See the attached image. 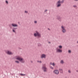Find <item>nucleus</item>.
I'll return each mask as SVG.
<instances>
[{
  "instance_id": "f257e3e1",
  "label": "nucleus",
  "mask_w": 78,
  "mask_h": 78,
  "mask_svg": "<svg viewBox=\"0 0 78 78\" xmlns=\"http://www.w3.org/2000/svg\"><path fill=\"white\" fill-rule=\"evenodd\" d=\"M16 59L18 60L21 63H25V60L23 58L20 57L19 56L17 58H16Z\"/></svg>"
},
{
  "instance_id": "f03ea898",
  "label": "nucleus",
  "mask_w": 78,
  "mask_h": 78,
  "mask_svg": "<svg viewBox=\"0 0 78 78\" xmlns=\"http://www.w3.org/2000/svg\"><path fill=\"white\" fill-rule=\"evenodd\" d=\"M64 0H62L61 1L60 0H59L57 2V8H59V7H60L61 6V3H64Z\"/></svg>"
},
{
  "instance_id": "7ed1b4c3",
  "label": "nucleus",
  "mask_w": 78,
  "mask_h": 78,
  "mask_svg": "<svg viewBox=\"0 0 78 78\" xmlns=\"http://www.w3.org/2000/svg\"><path fill=\"white\" fill-rule=\"evenodd\" d=\"M62 29V32L63 33H66L67 31L65 29V28L64 26H62L61 27Z\"/></svg>"
},
{
  "instance_id": "20e7f679",
  "label": "nucleus",
  "mask_w": 78,
  "mask_h": 78,
  "mask_svg": "<svg viewBox=\"0 0 78 78\" xmlns=\"http://www.w3.org/2000/svg\"><path fill=\"white\" fill-rule=\"evenodd\" d=\"M42 69L43 70L44 72H47V68L46 67L44 66H43L42 68Z\"/></svg>"
},
{
  "instance_id": "39448f33",
  "label": "nucleus",
  "mask_w": 78,
  "mask_h": 78,
  "mask_svg": "<svg viewBox=\"0 0 78 78\" xmlns=\"http://www.w3.org/2000/svg\"><path fill=\"white\" fill-rule=\"evenodd\" d=\"M56 53H61L62 52V50L61 49H56Z\"/></svg>"
},
{
  "instance_id": "423d86ee",
  "label": "nucleus",
  "mask_w": 78,
  "mask_h": 78,
  "mask_svg": "<svg viewBox=\"0 0 78 78\" xmlns=\"http://www.w3.org/2000/svg\"><path fill=\"white\" fill-rule=\"evenodd\" d=\"M6 53L9 55H13V53L11 52V51H7L6 52Z\"/></svg>"
},
{
  "instance_id": "0eeeda50",
  "label": "nucleus",
  "mask_w": 78,
  "mask_h": 78,
  "mask_svg": "<svg viewBox=\"0 0 78 78\" xmlns=\"http://www.w3.org/2000/svg\"><path fill=\"white\" fill-rule=\"evenodd\" d=\"M53 73L55 74H56V75H58L59 74V71L57 69L53 71Z\"/></svg>"
},
{
  "instance_id": "6e6552de",
  "label": "nucleus",
  "mask_w": 78,
  "mask_h": 78,
  "mask_svg": "<svg viewBox=\"0 0 78 78\" xmlns=\"http://www.w3.org/2000/svg\"><path fill=\"white\" fill-rule=\"evenodd\" d=\"M46 58V55L45 54H43L41 56V58L42 59L43 58Z\"/></svg>"
},
{
  "instance_id": "1a4fd4ad",
  "label": "nucleus",
  "mask_w": 78,
  "mask_h": 78,
  "mask_svg": "<svg viewBox=\"0 0 78 78\" xmlns=\"http://www.w3.org/2000/svg\"><path fill=\"white\" fill-rule=\"evenodd\" d=\"M16 30H17V28H15V27H13L12 29V31L13 33H16Z\"/></svg>"
},
{
  "instance_id": "9d476101",
  "label": "nucleus",
  "mask_w": 78,
  "mask_h": 78,
  "mask_svg": "<svg viewBox=\"0 0 78 78\" xmlns=\"http://www.w3.org/2000/svg\"><path fill=\"white\" fill-rule=\"evenodd\" d=\"M11 25L13 27H18V25L16 24L12 23Z\"/></svg>"
},
{
  "instance_id": "9b49d317",
  "label": "nucleus",
  "mask_w": 78,
  "mask_h": 78,
  "mask_svg": "<svg viewBox=\"0 0 78 78\" xmlns=\"http://www.w3.org/2000/svg\"><path fill=\"white\" fill-rule=\"evenodd\" d=\"M57 19H58V20H59V21H61V19H62V17H60V16H57Z\"/></svg>"
},
{
  "instance_id": "f8f14e48",
  "label": "nucleus",
  "mask_w": 78,
  "mask_h": 78,
  "mask_svg": "<svg viewBox=\"0 0 78 78\" xmlns=\"http://www.w3.org/2000/svg\"><path fill=\"white\" fill-rule=\"evenodd\" d=\"M37 36L39 38L41 37V34L39 33L38 32L37 34Z\"/></svg>"
},
{
  "instance_id": "ddd939ff",
  "label": "nucleus",
  "mask_w": 78,
  "mask_h": 78,
  "mask_svg": "<svg viewBox=\"0 0 78 78\" xmlns=\"http://www.w3.org/2000/svg\"><path fill=\"white\" fill-rule=\"evenodd\" d=\"M36 33H35L34 34V35L35 36V37H37V33L38 32H37V31H36Z\"/></svg>"
},
{
  "instance_id": "4468645a",
  "label": "nucleus",
  "mask_w": 78,
  "mask_h": 78,
  "mask_svg": "<svg viewBox=\"0 0 78 78\" xmlns=\"http://www.w3.org/2000/svg\"><path fill=\"white\" fill-rule=\"evenodd\" d=\"M59 71H60V73H63L62 69H59Z\"/></svg>"
},
{
  "instance_id": "2eb2a0df",
  "label": "nucleus",
  "mask_w": 78,
  "mask_h": 78,
  "mask_svg": "<svg viewBox=\"0 0 78 78\" xmlns=\"http://www.w3.org/2000/svg\"><path fill=\"white\" fill-rule=\"evenodd\" d=\"M50 64L51 65H52L53 66H55V63H52V62H51L50 63Z\"/></svg>"
},
{
  "instance_id": "dca6fc26",
  "label": "nucleus",
  "mask_w": 78,
  "mask_h": 78,
  "mask_svg": "<svg viewBox=\"0 0 78 78\" xmlns=\"http://www.w3.org/2000/svg\"><path fill=\"white\" fill-rule=\"evenodd\" d=\"M58 47L59 48V49H61V48H62V46L60 45Z\"/></svg>"
},
{
  "instance_id": "f3484780",
  "label": "nucleus",
  "mask_w": 78,
  "mask_h": 78,
  "mask_svg": "<svg viewBox=\"0 0 78 78\" xmlns=\"http://www.w3.org/2000/svg\"><path fill=\"white\" fill-rule=\"evenodd\" d=\"M20 74L21 76H24V75H26V74H23L22 73H20Z\"/></svg>"
},
{
  "instance_id": "a211bd4d",
  "label": "nucleus",
  "mask_w": 78,
  "mask_h": 78,
  "mask_svg": "<svg viewBox=\"0 0 78 78\" xmlns=\"http://www.w3.org/2000/svg\"><path fill=\"white\" fill-rule=\"evenodd\" d=\"M60 62L61 63V64H63L64 63V61H63V60H61Z\"/></svg>"
},
{
  "instance_id": "6ab92c4d",
  "label": "nucleus",
  "mask_w": 78,
  "mask_h": 78,
  "mask_svg": "<svg viewBox=\"0 0 78 78\" xmlns=\"http://www.w3.org/2000/svg\"><path fill=\"white\" fill-rule=\"evenodd\" d=\"M15 62H16V63H17V64H19V61H15Z\"/></svg>"
},
{
  "instance_id": "aec40b11",
  "label": "nucleus",
  "mask_w": 78,
  "mask_h": 78,
  "mask_svg": "<svg viewBox=\"0 0 78 78\" xmlns=\"http://www.w3.org/2000/svg\"><path fill=\"white\" fill-rule=\"evenodd\" d=\"M38 46H41V44L40 43H38Z\"/></svg>"
},
{
  "instance_id": "412c9836",
  "label": "nucleus",
  "mask_w": 78,
  "mask_h": 78,
  "mask_svg": "<svg viewBox=\"0 0 78 78\" xmlns=\"http://www.w3.org/2000/svg\"><path fill=\"white\" fill-rule=\"evenodd\" d=\"M50 68L51 69H54V68H53V67H52L51 66L50 67Z\"/></svg>"
},
{
  "instance_id": "4be33fe9",
  "label": "nucleus",
  "mask_w": 78,
  "mask_h": 78,
  "mask_svg": "<svg viewBox=\"0 0 78 78\" xmlns=\"http://www.w3.org/2000/svg\"><path fill=\"white\" fill-rule=\"evenodd\" d=\"M5 3H6V4H8V1L7 0H6L5 1Z\"/></svg>"
},
{
  "instance_id": "5701e85b",
  "label": "nucleus",
  "mask_w": 78,
  "mask_h": 78,
  "mask_svg": "<svg viewBox=\"0 0 78 78\" xmlns=\"http://www.w3.org/2000/svg\"><path fill=\"white\" fill-rule=\"evenodd\" d=\"M68 52L69 53H71V50H69L68 51Z\"/></svg>"
},
{
  "instance_id": "b1692460",
  "label": "nucleus",
  "mask_w": 78,
  "mask_h": 78,
  "mask_svg": "<svg viewBox=\"0 0 78 78\" xmlns=\"http://www.w3.org/2000/svg\"><path fill=\"white\" fill-rule=\"evenodd\" d=\"M25 13H28V11H25Z\"/></svg>"
},
{
  "instance_id": "393cba45",
  "label": "nucleus",
  "mask_w": 78,
  "mask_h": 78,
  "mask_svg": "<svg viewBox=\"0 0 78 78\" xmlns=\"http://www.w3.org/2000/svg\"><path fill=\"white\" fill-rule=\"evenodd\" d=\"M34 23H37V21H34Z\"/></svg>"
},
{
  "instance_id": "a878e982",
  "label": "nucleus",
  "mask_w": 78,
  "mask_h": 78,
  "mask_svg": "<svg viewBox=\"0 0 78 78\" xmlns=\"http://www.w3.org/2000/svg\"><path fill=\"white\" fill-rule=\"evenodd\" d=\"M68 72H69L70 73H71V71H70V70H69Z\"/></svg>"
},
{
  "instance_id": "bb28decb",
  "label": "nucleus",
  "mask_w": 78,
  "mask_h": 78,
  "mask_svg": "<svg viewBox=\"0 0 78 78\" xmlns=\"http://www.w3.org/2000/svg\"><path fill=\"white\" fill-rule=\"evenodd\" d=\"M47 11H48V10H45L44 11V12H47Z\"/></svg>"
},
{
  "instance_id": "cd10ccee",
  "label": "nucleus",
  "mask_w": 78,
  "mask_h": 78,
  "mask_svg": "<svg viewBox=\"0 0 78 78\" xmlns=\"http://www.w3.org/2000/svg\"><path fill=\"white\" fill-rule=\"evenodd\" d=\"M73 6L74 8H76V5H73Z\"/></svg>"
},
{
  "instance_id": "c85d7f7f",
  "label": "nucleus",
  "mask_w": 78,
  "mask_h": 78,
  "mask_svg": "<svg viewBox=\"0 0 78 78\" xmlns=\"http://www.w3.org/2000/svg\"><path fill=\"white\" fill-rule=\"evenodd\" d=\"M48 30H49V31H50V29H49V28H48Z\"/></svg>"
},
{
  "instance_id": "c756f323",
  "label": "nucleus",
  "mask_w": 78,
  "mask_h": 78,
  "mask_svg": "<svg viewBox=\"0 0 78 78\" xmlns=\"http://www.w3.org/2000/svg\"><path fill=\"white\" fill-rule=\"evenodd\" d=\"M48 43H49V44H51V42H50V41H48Z\"/></svg>"
},
{
  "instance_id": "7c9ffc66",
  "label": "nucleus",
  "mask_w": 78,
  "mask_h": 78,
  "mask_svg": "<svg viewBox=\"0 0 78 78\" xmlns=\"http://www.w3.org/2000/svg\"><path fill=\"white\" fill-rule=\"evenodd\" d=\"M39 62H40V63H42V61H40Z\"/></svg>"
},
{
  "instance_id": "2f4dec72",
  "label": "nucleus",
  "mask_w": 78,
  "mask_h": 78,
  "mask_svg": "<svg viewBox=\"0 0 78 78\" xmlns=\"http://www.w3.org/2000/svg\"><path fill=\"white\" fill-rule=\"evenodd\" d=\"M18 48L19 49H22V48Z\"/></svg>"
},
{
  "instance_id": "473e14b6",
  "label": "nucleus",
  "mask_w": 78,
  "mask_h": 78,
  "mask_svg": "<svg viewBox=\"0 0 78 78\" xmlns=\"http://www.w3.org/2000/svg\"><path fill=\"white\" fill-rule=\"evenodd\" d=\"M31 63H33V61H31Z\"/></svg>"
},
{
  "instance_id": "72a5a7b5",
  "label": "nucleus",
  "mask_w": 78,
  "mask_h": 78,
  "mask_svg": "<svg viewBox=\"0 0 78 78\" xmlns=\"http://www.w3.org/2000/svg\"><path fill=\"white\" fill-rule=\"evenodd\" d=\"M39 61H37V62H39Z\"/></svg>"
},
{
  "instance_id": "f704fd0d",
  "label": "nucleus",
  "mask_w": 78,
  "mask_h": 78,
  "mask_svg": "<svg viewBox=\"0 0 78 78\" xmlns=\"http://www.w3.org/2000/svg\"><path fill=\"white\" fill-rule=\"evenodd\" d=\"M76 72H78V70L76 71Z\"/></svg>"
},
{
  "instance_id": "c9c22d12",
  "label": "nucleus",
  "mask_w": 78,
  "mask_h": 78,
  "mask_svg": "<svg viewBox=\"0 0 78 78\" xmlns=\"http://www.w3.org/2000/svg\"><path fill=\"white\" fill-rule=\"evenodd\" d=\"M77 44H78V41H77Z\"/></svg>"
},
{
  "instance_id": "e433bc0d",
  "label": "nucleus",
  "mask_w": 78,
  "mask_h": 78,
  "mask_svg": "<svg viewBox=\"0 0 78 78\" xmlns=\"http://www.w3.org/2000/svg\"><path fill=\"white\" fill-rule=\"evenodd\" d=\"M9 26L10 27V25H9Z\"/></svg>"
}]
</instances>
